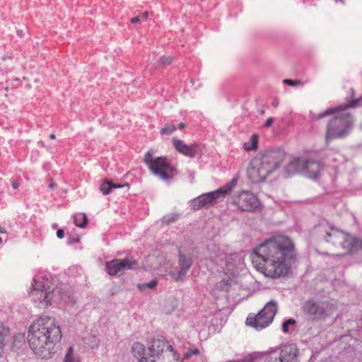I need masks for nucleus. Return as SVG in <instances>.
<instances>
[{"mask_svg": "<svg viewBox=\"0 0 362 362\" xmlns=\"http://www.w3.org/2000/svg\"><path fill=\"white\" fill-rule=\"evenodd\" d=\"M144 162L152 173L163 180H169L177 175L176 170L172 167L165 158L158 157L152 160V153L148 151L144 156Z\"/></svg>", "mask_w": 362, "mask_h": 362, "instance_id": "obj_7", "label": "nucleus"}, {"mask_svg": "<svg viewBox=\"0 0 362 362\" xmlns=\"http://www.w3.org/2000/svg\"><path fill=\"white\" fill-rule=\"evenodd\" d=\"M272 105L274 107H276L278 105H279V101L278 100L275 99L273 100V102L272 103Z\"/></svg>", "mask_w": 362, "mask_h": 362, "instance_id": "obj_43", "label": "nucleus"}, {"mask_svg": "<svg viewBox=\"0 0 362 362\" xmlns=\"http://www.w3.org/2000/svg\"><path fill=\"white\" fill-rule=\"evenodd\" d=\"M251 144H249L245 143L244 144V148L247 151L256 150L257 148L258 136L257 134H253L250 138Z\"/></svg>", "mask_w": 362, "mask_h": 362, "instance_id": "obj_27", "label": "nucleus"}, {"mask_svg": "<svg viewBox=\"0 0 362 362\" xmlns=\"http://www.w3.org/2000/svg\"><path fill=\"white\" fill-rule=\"evenodd\" d=\"M132 352L138 358L139 362H150L148 351L146 352L144 344L135 342L132 346Z\"/></svg>", "mask_w": 362, "mask_h": 362, "instance_id": "obj_19", "label": "nucleus"}, {"mask_svg": "<svg viewBox=\"0 0 362 362\" xmlns=\"http://www.w3.org/2000/svg\"><path fill=\"white\" fill-rule=\"evenodd\" d=\"M175 130V127L173 124H167L160 129L161 135L171 134Z\"/></svg>", "mask_w": 362, "mask_h": 362, "instance_id": "obj_30", "label": "nucleus"}, {"mask_svg": "<svg viewBox=\"0 0 362 362\" xmlns=\"http://www.w3.org/2000/svg\"><path fill=\"white\" fill-rule=\"evenodd\" d=\"M0 233H6V230L0 225Z\"/></svg>", "mask_w": 362, "mask_h": 362, "instance_id": "obj_47", "label": "nucleus"}, {"mask_svg": "<svg viewBox=\"0 0 362 362\" xmlns=\"http://www.w3.org/2000/svg\"><path fill=\"white\" fill-rule=\"evenodd\" d=\"M305 159L302 158H296L291 161L284 170L285 177H290L297 173H303L305 168Z\"/></svg>", "mask_w": 362, "mask_h": 362, "instance_id": "obj_17", "label": "nucleus"}, {"mask_svg": "<svg viewBox=\"0 0 362 362\" xmlns=\"http://www.w3.org/2000/svg\"><path fill=\"white\" fill-rule=\"evenodd\" d=\"M199 353V351L197 349H191L184 355V358H189L192 355H197Z\"/></svg>", "mask_w": 362, "mask_h": 362, "instance_id": "obj_36", "label": "nucleus"}, {"mask_svg": "<svg viewBox=\"0 0 362 362\" xmlns=\"http://www.w3.org/2000/svg\"><path fill=\"white\" fill-rule=\"evenodd\" d=\"M259 355L263 362H296L298 349L294 344H285L269 348Z\"/></svg>", "mask_w": 362, "mask_h": 362, "instance_id": "obj_5", "label": "nucleus"}, {"mask_svg": "<svg viewBox=\"0 0 362 362\" xmlns=\"http://www.w3.org/2000/svg\"><path fill=\"white\" fill-rule=\"evenodd\" d=\"M187 272L182 271V269H180L177 272H173L171 273L170 276L171 277L176 281H183L185 276H186Z\"/></svg>", "mask_w": 362, "mask_h": 362, "instance_id": "obj_29", "label": "nucleus"}, {"mask_svg": "<svg viewBox=\"0 0 362 362\" xmlns=\"http://www.w3.org/2000/svg\"><path fill=\"white\" fill-rule=\"evenodd\" d=\"M233 204L243 211H252L259 205L258 199L249 191H242L235 196Z\"/></svg>", "mask_w": 362, "mask_h": 362, "instance_id": "obj_10", "label": "nucleus"}, {"mask_svg": "<svg viewBox=\"0 0 362 362\" xmlns=\"http://www.w3.org/2000/svg\"><path fill=\"white\" fill-rule=\"evenodd\" d=\"M21 33H22V31H19V30L18 31V35H21Z\"/></svg>", "mask_w": 362, "mask_h": 362, "instance_id": "obj_53", "label": "nucleus"}, {"mask_svg": "<svg viewBox=\"0 0 362 362\" xmlns=\"http://www.w3.org/2000/svg\"><path fill=\"white\" fill-rule=\"evenodd\" d=\"M89 339L91 340V344L90 345L91 348L98 347V340L95 336H91Z\"/></svg>", "mask_w": 362, "mask_h": 362, "instance_id": "obj_37", "label": "nucleus"}, {"mask_svg": "<svg viewBox=\"0 0 362 362\" xmlns=\"http://www.w3.org/2000/svg\"><path fill=\"white\" fill-rule=\"evenodd\" d=\"M351 93H352V95L354 94V90L353 88L351 89Z\"/></svg>", "mask_w": 362, "mask_h": 362, "instance_id": "obj_52", "label": "nucleus"}, {"mask_svg": "<svg viewBox=\"0 0 362 362\" xmlns=\"http://www.w3.org/2000/svg\"><path fill=\"white\" fill-rule=\"evenodd\" d=\"M326 235L327 242L332 243L334 245L339 246L344 250L341 254L337 255L338 256H344L347 253L354 252L357 248L358 242L356 238L347 233L332 228L331 231L327 232Z\"/></svg>", "mask_w": 362, "mask_h": 362, "instance_id": "obj_8", "label": "nucleus"}, {"mask_svg": "<svg viewBox=\"0 0 362 362\" xmlns=\"http://www.w3.org/2000/svg\"><path fill=\"white\" fill-rule=\"evenodd\" d=\"M172 57L170 56H163L158 61V65L167 66L171 64Z\"/></svg>", "mask_w": 362, "mask_h": 362, "instance_id": "obj_34", "label": "nucleus"}, {"mask_svg": "<svg viewBox=\"0 0 362 362\" xmlns=\"http://www.w3.org/2000/svg\"><path fill=\"white\" fill-rule=\"evenodd\" d=\"M328 308L329 304L327 303H316L308 300L303 304V310L308 320L314 321L327 315Z\"/></svg>", "mask_w": 362, "mask_h": 362, "instance_id": "obj_11", "label": "nucleus"}, {"mask_svg": "<svg viewBox=\"0 0 362 362\" xmlns=\"http://www.w3.org/2000/svg\"><path fill=\"white\" fill-rule=\"evenodd\" d=\"M131 22H132V23H134V24L137 23L139 22H140V18L138 16L134 17L132 18Z\"/></svg>", "mask_w": 362, "mask_h": 362, "instance_id": "obj_42", "label": "nucleus"}, {"mask_svg": "<svg viewBox=\"0 0 362 362\" xmlns=\"http://www.w3.org/2000/svg\"><path fill=\"white\" fill-rule=\"evenodd\" d=\"M9 335V329L0 322V356L2 354L6 339Z\"/></svg>", "mask_w": 362, "mask_h": 362, "instance_id": "obj_23", "label": "nucleus"}, {"mask_svg": "<svg viewBox=\"0 0 362 362\" xmlns=\"http://www.w3.org/2000/svg\"><path fill=\"white\" fill-rule=\"evenodd\" d=\"M79 359L74 352V348L69 346L64 356V362H78Z\"/></svg>", "mask_w": 362, "mask_h": 362, "instance_id": "obj_25", "label": "nucleus"}, {"mask_svg": "<svg viewBox=\"0 0 362 362\" xmlns=\"http://www.w3.org/2000/svg\"><path fill=\"white\" fill-rule=\"evenodd\" d=\"M57 238L62 239L64 237V231L62 229H59L57 231Z\"/></svg>", "mask_w": 362, "mask_h": 362, "instance_id": "obj_39", "label": "nucleus"}, {"mask_svg": "<svg viewBox=\"0 0 362 362\" xmlns=\"http://www.w3.org/2000/svg\"><path fill=\"white\" fill-rule=\"evenodd\" d=\"M53 227L56 228L57 227V224L53 225Z\"/></svg>", "mask_w": 362, "mask_h": 362, "instance_id": "obj_54", "label": "nucleus"}, {"mask_svg": "<svg viewBox=\"0 0 362 362\" xmlns=\"http://www.w3.org/2000/svg\"><path fill=\"white\" fill-rule=\"evenodd\" d=\"M148 16V12H144V13H142V18L144 19H147Z\"/></svg>", "mask_w": 362, "mask_h": 362, "instance_id": "obj_45", "label": "nucleus"}, {"mask_svg": "<svg viewBox=\"0 0 362 362\" xmlns=\"http://www.w3.org/2000/svg\"><path fill=\"white\" fill-rule=\"evenodd\" d=\"M179 216L180 215L177 213L168 214L163 217L162 223L165 225H170L175 222L178 219Z\"/></svg>", "mask_w": 362, "mask_h": 362, "instance_id": "obj_26", "label": "nucleus"}, {"mask_svg": "<svg viewBox=\"0 0 362 362\" xmlns=\"http://www.w3.org/2000/svg\"><path fill=\"white\" fill-rule=\"evenodd\" d=\"M356 240L358 242V243H357V248L354 251V252L357 251L358 249H361L362 250V239L361 240H358V239L356 238Z\"/></svg>", "mask_w": 362, "mask_h": 362, "instance_id": "obj_41", "label": "nucleus"}, {"mask_svg": "<svg viewBox=\"0 0 362 362\" xmlns=\"http://www.w3.org/2000/svg\"><path fill=\"white\" fill-rule=\"evenodd\" d=\"M73 219L76 226L80 228L86 227L88 223V218L84 213L74 215Z\"/></svg>", "mask_w": 362, "mask_h": 362, "instance_id": "obj_24", "label": "nucleus"}, {"mask_svg": "<svg viewBox=\"0 0 362 362\" xmlns=\"http://www.w3.org/2000/svg\"><path fill=\"white\" fill-rule=\"evenodd\" d=\"M305 168L303 173L310 178L316 180L319 177V173L321 168L318 163L313 160H307L305 159Z\"/></svg>", "mask_w": 362, "mask_h": 362, "instance_id": "obj_18", "label": "nucleus"}, {"mask_svg": "<svg viewBox=\"0 0 362 362\" xmlns=\"http://www.w3.org/2000/svg\"><path fill=\"white\" fill-rule=\"evenodd\" d=\"M286 156L284 150L277 148L265 151L257 157L271 174L281 167Z\"/></svg>", "mask_w": 362, "mask_h": 362, "instance_id": "obj_9", "label": "nucleus"}, {"mask_svg": "<svg viewBox=\"0 0 362 362\" xmlns=\"http://www.w3.org/2000/svg\"><path fill=\"white\" fill-rule=\"evenodd\" d=\"M49 138H50V139H55V138H56L55 134H51L49 135Z\"/></svg>", "mask_w": 362, "mask_h": 362, "instance_id": "obj_49", "label": "nucleus"}, {"mask_svg": "<svg viewBox=\"0 0 362 362\" xmlns=\"http://www.w3.org/2000/svg\"><path fill=\"white\" fill-rule=\"evenodd\" d=\"M362 104V97L352 100L349 103L341 105L335 108H329L315 116L320 119L326 116L336 114L327 125L325 140L329 141L338 138H344L348 136L354 125V118L348 112H344L349 107H356Z\"/></svg>", "mask_w": 362, "mask_h": 362, "instance_id": "obj_3", "label": "nucleus"}, {"mask_svg": "<svg viewBox=\"0 0 362 362\" xmlns=\"http://www.w3.org/2000/svg\"><path fill=\"white\" fill-rule=\"evenodd\" d=\"M172 141L178 152L189 158H194L201 153L200 148L195 144L187 145L177 138H173Z\"/></svg>", "mask_w": 362, "mask_h": 362, "instance_id": "obj_16", "label": "nucleus"}, {"mask_svg": "<svg viewBox=\"0 0 362 362\" xmlns=\"http://www.w3.org/2000/svg\"><path fill=\"white\" fill-rule=\"evenodd\" d=\"M19 186V183L17 181H13L12 182V187L13 189H17Z\"/></svg>", "mask_w": 362, "mask_h": 362, "instance_id": "obj_44", "label": "nucleus"}, {"mask_svg": "<svg viewBox=\"0 0 362 362\" xmlns=\"http://www.w3.org/2000/svg\"><path fill=\"white\" fill-rule=\"evenodd\" d=\"M171 349L172 346L164 339H154L148 346L149 358L151 360L161 357Z\"/></svg>", "mask_w": 362, "mask_h": 362, "instance_id": "obj_15", "label": "nucleus"}, {"mask_svg": "<svg viewBox=\"0 0 362 362\" xmlns=\"http://www.w3.org/2000/svg\"><path fill=\"white\" fill-rule=\"evenodd\" d=\"M3 242V238L1 237H0V243H1Z\"/></svg>", "mask_w": 362, "mask_h": 362, "instance_id": "obj_51", "label": "nucleus"}, {"mask_svg": "<svg viewBox=\"0 0 362 362\" xmlns=\"http://www.w3.org/2000/svg\"><path fill=\"white\" fill-rule=\"evenodd\" d=\"M157 284H158L157 279H153L149 283L139 284L138 286V287L141 291L144 290L146 288H148L150 289H154L156 287Z\"/></svg>", "mask_w": 362, "mask_h": 362, "instance_id": "obj_31", "label": "nucleus"}, {"mask_svg": "<svg viewBox=\"0 0 362 362\" xmlns=\"http://www.w3.org/2000/svg\"><path fill=\"white\" fill-rule=\"evenodd\" d=\"M237 179L233 178L229 183H228L223 187H221L218 189H221V197L223 198L226 194L232 190V189L236 185Z\"/></svg>", "mask_w": 362, "mask_h": 362, "instance_id": "obj_28", "label": "nucleus"}, {"mask_svg": "<svg viewBox=\"0 0 362 362\" xmlns=\"http://www.w3.org/2000/svg\"><path fill=\"white\" fill-rule=\"evenodd\" d=\"M56 185L54 183V182H51L49 185V187L51 189H54V187H55Z\"/></svg>", "mask_w": 362, "mask_h": 362, "instance_id": "obj_46", "label": "nucleus"}, {"mask_svg": "<svg viewBox=\"0 0 362 362\" xmlns=\"http://www.w3.org/2000/svg\"><path fill=\"white\" fill-rule=\"evenodd\" d=\"M0 72L1 73L2 75H4V70L2 69H0Z\"/></svg>", "mask_w": 362, "mask_h": 362, "instance_id": "obj_50", "label": "nucleus"}, {"mask_svg": "<svg viewBox=\"0 0 362 362\" xmlns=\"http://www.w3.org/2000/svg\"><path fill=\"white\" fill-rule=\"evenodd\" d=\"M227 282L228 281H221L217 284V287L220 288H223V287L227 285Z\"/></svg>", "mask_w": 362, "mask_h": 362, "instance_id": "obj_40", "label": "nucleus"}, {"mask_svg": "<svg viewBox=\"0 0 362 362\" xmlns=\"http://www.w3.org/2000/svg\"><path fill=\"white\" fill-rule=\"evenodd\" d=\"M137 267L138 262L132 257L122 259H115L105 264L106 271L111 276L116 275L121 272L135 269Z\"/></svg>", "mask_w": 362, "mask_h": 362, "instance_id": "obj_13", "label": "nucleus"}, {"mask_svg": "<svg viewBox=\"0 0 362 362\" xmlns=\"http://www.w3.org/2000/svg\"><path fill=\"white\" fill-rule=\"evenodd\" d=\"M178 127L180 129H182L185 127V124L184 123L181 122L179 124Z\"/></svg>", "mask_w": 362, "mask_h": 362, "instance_id": "obj_48", "label": "nucleus"}, {"mask_svg": "<svg viewBox=\"0 0 362 362\" xmlns=\"http://www.w3.org/2000/svg\"><path fill=\"white\" fill-rule=\"evenodd\" d=\"M247 174L249 180L253 183L264 182L270 175V173L264 168V165L255 157L250 162Z\"/></svg>", "mask_w": 362, "mask_h": 362, "instance_id": "obj_12", "label": "nucleus"}, {"mask_svg": "<svg viewBox=\"0 0 362 362\" xmlns=\"http://www.w3.org/2000/svg\"><path fill=\"white\" fill-rule=\"evenodd\" d=\"M33 300L40 308H47L54 300V287L47 276L33 278L30 291Z\"/></svg>", "mask_w": 362, "mask_h": 362, "instance_id": "obj_4", "label": "nucleus"}, {"mask_svg": "<svg viewBox=\"0 0 362 362\" xmlns=\"http://www.w3.org/2000/svg\"><path fill=\"white\" fill-rule=\"evenodd\" d=\"M221 189L203 194L191 202L193 210L197 211L202 208H209L222 199Z\"/></svg>", "mask_w": 362, "mask_h": 362, "instance_id": "obj_14", "label": "nucleus"}, {"mask_svg": "<svg viewBox=\"0 0 362 362\" xmlns=\"http://www.w3.org/2000/svg\"><path fill=\"white\" fill-rule=\"evenodd\" d=\"M123 187H129L128 184L125 185H117L113 184L112 182H110L108 181L103 182L100 187V191L103 192V194L107 195L110 193V192L113 189H119V188H123Z\"/></svg>", "mask_w": 362, "mask_h": 362, "instance_id": "obj_21", "label": "nucleus"}, {"mask_svg": "<svg viewBox=\"0 0 362 362\" xmlns=\"http://www.w3.org/2000/svg\"><path fill=\"white\" fill-rule=\"evenodd\" d=\"M211 259L212 261L218 262L219 261H223L225 259L226 254L223 251H220L218 250V252L216 254L214 252V255H211Z\"/></svg>", "mask_w": 362, "mask_h": 362, "instance_id": "obj_32", "label": "nucleus"}, {"mask_svg": "<svg viewBox=\"0 0 362 362\" xmlns=\"http://www.w3.org/2000/svg\"><path fill=\"white\" fill-rule=\"evenodd\" d=\"M283 83L289 86H297L299 85H303V83L300 80H291V79H284Z\"/></svg>", "mask_w": 362, "mask_h": 362, "instance_id": "obj_35", "label": "nucleus"}, {"mask_svg": "<svg viewBox=\"0 0 362 362\" xmlns=\"http://www.w3.org/2000/svg\"><path fill=\"white\" fill-rule=\"evenodd\" d=\"M296 320L294 319H288L284 321L282 324V330L284 333L288 332V326L293 325L296 324Z\"/></svg>", "mask_w": 362, "mask_h": 362, "instance_id": "obj_33", "label": "nucleus"}, {"mask_svg": "<svg viewBox=\"0 0 362 362\" xmlns=\"http://www.w3.org/2000/svg\"><path fill=\"white\" fill-rule=\"evenodd\" d=\"M273 122H274V119L272 117H269L267 119V121H266V122H265L264 126V127L268 128V127L272 126Z\"/></svg>", "mask_w": 362, "mask_h": 362, "instance_id": "obj_38", "label": "nucleus"}, {"mask_svg": "<svg viewBox=\"0 0 362 362\" xmlns=\"http://www.w3.org/2000/svg\"><path fill=\"white\" fill-rule=\"evenodd\" d=\"M276 312L277 303L270 300L255 316L248 315L245 323L256 330H262L272 322Z\"/></svg>", "mask_w": 362, "mask_h": 362, "instance_id": "obj_6", "label": "nucleus"}, {"mask_svg": "<svg viewBox=\"0 0 362 362\" xmlns=\"http://www.w3.org/2000/svg\"><path fill=\"white\" fill-rule=\"evenodd\" d=\"M62 338L59 326L50 317H41L28 329V341L33 352L42 358H49Z\"/></svg>", "mask_w": 362, "mask_h": 362, "instance_id": "obj_2", "label": "nucleus"}, {"mask_svg": "<svg viewBox=\"0 0 362 362\" xmlns=\"http://www.w3.org/2000/svg\"><path fill=\"white\" fill-rule=\"evenodd\" d=\"M192 264V259L190 257H187L185 255L182 254V252H179V265L182 271H187L190 269Z\"/></svg>", "mask_w": 362, "mask_h": 362, "instance_id": "obj_22", "label": "nucleus"}, {"mask_svg": "<svg viewBox=\"0 0 362 362\" xmlns=\"http://www.w3.org/2000/svg\"><path fill=\"white\" fill-rule=\"evenodd\" d=\"M150 362H181L173 352V348L161 357L151 359Z\"/></svg>", "mask_w": 362, "mask_h": 362, "instance_id": "obj_20", "label": "nucleus"}, {"mask_svg": "<svg viewBox=\"0 0 362 362\" xmlns=\"http://www.w3.org/2000/svg\"><path fill=\"white\" fill-rule=\"evenodd\" d=\"M295 257L293 243L284 235L267 240L252 255V262H259L263 273L272 278L286 275L290 269V262Z\"/></svg>", "mask_w": 362, "mask_h": 362, "instance_id": "obj_1", "label": "nucleus"}]
</instances>
